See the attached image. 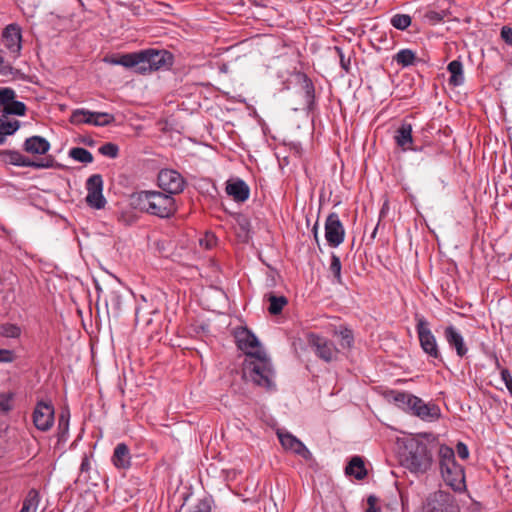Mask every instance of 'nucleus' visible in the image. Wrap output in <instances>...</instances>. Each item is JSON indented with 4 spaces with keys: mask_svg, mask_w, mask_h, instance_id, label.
<instances>
[{
    "mask_svg": "<svg viewBox=\"0 0 512 512\" xmlns=\"http://www.w3.org/2000/svg\"><path fill=\"white\" fill-rule=\"evenodd\" d=\"M37 510H32L30 508H21L19 512H36Z\"/></svg>",
    "mask_w": 512,
    "mask_h": 512,
    "instance_id": "obj_54",
    "label": "nucleus"
},
{
    "mask_svg": "<svg viewBox=\"0 0 512 512\" xmlns=\"http://www.w3.org/2000/svg\"><path fill=\"white\" fill-rule=\"evenodd\" d=\"M220 435H221V438H224V430H223V428L220 429Z\"/></svg>",
    "mask_w": 512,
    "mask_h": 512,
    "instance_id": "obj_57",
    "label": "nucleus"
},
{
    "mask_svg": "<svg viewBox=\"0 0 512 512\" xmlns=\"http://www.w3.org/2000/svg\"><path fill=\"white\" fill-rule=\"evenodd\" d=\"M70 413L62 411L58 418L57 437L58 441H66L69 434Z\"/></svg>",
    "mask_w": 512,
    "mask_h": 512,
    "instance_id": "obj_28",
    "label": "nucleus"
},
{
    "mask_svg": "<svg viewBox=\"0 0 512 512\" xmlns=\"http://www.w3.org/2000/svg\"><path fill=\"white\" fill-rule=\"evenodd\" d=\"M501 37L507 44L512 45V28L504 26L501 29Z\"/></svg>",
    "mask_w": 512,
    "mask_h": 512,
    "instance_id": "obj_50",
    "label": "nucleus"
},
{
    "mask_svg": "<svg viewBox=\"0 0 512 512\" xmlns=\"http://www.w3.org/2000/svg\"><path fill=\"white\" fill-rule=\"evenodd\" d=\"M237 347L251 358L265 352L257 337L246 327H239L233 331Z\"/></svg>",
    "mask_w": 512,
    "mask_h": 512,
    "instance_id": "obj_8",
    "label": "nucleus"
},
{
    "mask_svg": "<svg viewBox=\"0 0 512 512\" xmlns=\"http://www.w3.org/2000/svg\"><path fill=\"white\" fill-rule=\"evenodd\" d=\"M5 138L2 136V134L0 133V145L3 144L5 142Z\"/></svg>",
    "mask_w": 512,
    "mask_h": 512,
    "instance_id": "obj_55",
    "label": "nucleus"
},
{
    "mask_svg": "<svg viewBox=\"0 0 512 512\" xmlns=\"http://www.w3.org/2000/svg\"><path fill=\"white\" fill-rule=\"evenodd\" d=\"M335 336H338L340 346L343 349H350L354 342L352 331L347 327L341 328L339 331L334 332Z\"/></svg>",
    "mask_w": 512,
    "mask_h": 512,
    "instance_id": "obj_34",
    "label": "nucleus"
},
{
    "mask_svg": "<svg viewBox=\"0 0 512 512\" xmlns=\"http://www.w3.org/2000/svg\"><path fill=\"white\" fill-rule=\"evenodd\" d=\"M423 512H457L454 497L442 490L435 491L428 496Z\"/></svg>",
    "mask_w": 512,
    "mask_h": 512,
    "instance_id": "obj_12",
    "label": "nucleus"
},
{
    "mask_svg": "<svg viewBox=\"0 0 512 512\" xmlns=\"http://www.w3.org/2000/svg\"><path fill=\"white\" fill-rule=\"evenodd\" d=\"M0 334L7 338H18L21 335V329L16 324L6 323L0 326Z\"/></svg>",
    "mask_w": 512,
    "mask_h": 512,
    "instance_id": "obj_37",
    "label": "nucleus"
},
{
    "mask_svg": "<svg viewBox=\"0 0 512 512\" xmlns=\"http://www.w3.org/2000/svg\"><path fill=\"white\" fill-rule=\"evenodd\" d=\"M396 404L405 411L412 413L423 421L433 422L440 418L441 410L432 402H424L421 398L409 393L400 392L394 396Z\"/></svg>",
    "mask_w": 512,
    "mask_h": 512,
    "instance_id": "obj_5",
    "label": "nucleus"
},
{
    "mask_svg": "<svg viewBox=\"0 0 512 512\" xmlns=\"http://www.w3.org/2000/svg\"><path fill=\"white\" fill-rule=\"evenodd\" d=\"M330 272L334 275L336 282L338 284H342V277H341V262L338 256L335 254H332L331 256V263H330Z\"/></svg>",
    "mask_w": 512,
    "mask_h": 512,
    "instance_id": "obj_41",
    "label": "nucleus"
},
{
    "mask_svg": "<svg viewBox=\"0 0 512 512\" xmlns=\"http://www.w3.org/2000/svg\"><path fill=\"white\" fill-rule=\"evenodd\" d=\"M217 237L213 232H206L202 237L199 239V244L201 247L210 250L214 248L217 244Z\"/></svg>",
    "mask_w": 512,
    "mask_h": 512,
    "instance_id": "obj_42",
    "label": "nucleus"
},
{
    "mask_svg": "<svg viewBox=\"0 0 512 512\" xmlns=\"http://www.w3.org/2000/svg\"><path fill=\"white\" fill-rule=\"evenodd\" d=\"M109 300L116 311L120 310L121 295L118 292L112 291L109 295Z\"/></svg>",
    "mask_w": 512,
    "mask_h": 512,
    "instance_id": "obj_47",
    "label": "nucleus"
},
{
    "mask_svg": "<svg viewBox=\"0 0 512 512\" xmlns=\"http://www.w3.org/2000/svg\"><path fill=\"white\" fill-rule=\"evenodd\" d=\"M143 54H145V57L143 66L140 68L141 74L171 65L172 54L166 50L147 49L143 50Z\"/></svg>",
    "mask_w": 512,
    "mask_h": 512,
    "instance_id": "obj_14",
    "label": "nucleus"
},
{
    "mask_svg": "<svg viewBox=\"0 0 512 512\" xmlns=\"http://www.w3.org/2000/svg\"><path fill=\"white\" fill-rule=\"evenodd\" d=\"M15 359L14 353L8 349H0V363H11Z\"/></svg>",
    "mask_w": 512,
    "mask_h": 512,
    "instance_id": "obj_46",
    "label": "nucleus"
},
{
    "mask_svg": "<svg viewBox=\"0 0 512 512\" xmlns=\"http://www.w3.org/2000/svg\"><path fill=\"white\" fill-rule=\"evenodd\" d=\"M13 392L0 393V414H7L12 410Z\"/></svg>",
    "mask_w": 512,
    "mask_h": 512,
    "instance_id": "obj_38",
    "label": "nucleus"
},
{
    "mask_svg": "<svg viewBox=\"0 0 512 512\" xmlns=\"http://www.w3.org/2000/svg\"><path fill=\"white\" fill-rule=\"evenodd\" d=\"M456 450L461 459H467L469 457L468 447L464 443L459 442L456 446Z\"/></svg>",
    "mask_w": 512,
    "mask_h": 512,
    "instance_id": "obj_49",
    "label": "nucleus"
},
{
    "mask_svg": "<svg viewBox=\"0 0 512 512\" xmlns=\"http://www.w3.org/2000/svg\"><path fill=\"white\" fill-rule=\"evenodd\" d=\"M444 338L447 341L448 345L451 348L455 349L456 354L459 357H463L467 354L468 348L465 344L464 337L457 328H455L452 325L447 326L444 329Z\"/></svg>",
    "mask_w": 512,
    "mask_h": 512,
    "instance_id": "obj_19",
    "label": "nucleus"
},
{
    "mask_svg": "<svg viewBox=\"0 0 512 512\" xmlns=\"http://www.w3.org/2000/svg\"><path fill=\"white\" fill-rule=\"evenodd\" d=\"M401 464L414 474L426 473L433 464V452L426 436L405 435L396 440Z\"/></svg>",
    "mask_w": 512,
    "mask_h": 512,
    "instance_id": "obj_1",
    "label": "nucleus"
},
{
    "mask_svg": "<svg viewBox=\"0 0 512 512\" xmlns=\"http://www.w3.org/2000/svg\"><path fill=\"white\" fill-rule=\"evenodd\" d=\"M345 231L336 213L328 216L325 223V238L330 246L337 247L344 240Z\"/></svg>",
    "mask_w": 512,
    "mask_h": 512,
    "instance_id": "obj_16",
    "label": "nucleus"
},
{
    "mask_svg": "<svg viewBox=\"0 0 512 512\" xmlns=\"http://www.w3.org/2000/svg\"><path fill=\"white\" fill-rule=\"evenodd\" d=\"M144 57L145 54H143L142 50L139 52L124 54L120 58L112 60L111 63L121 65L126 68H135L136 71L140 73V68L143 66Z\"/></svg>",
    "mask_w": 512,
    "mask_h": 512,
    "instance_id": "obj_23",
    "label": "nucleus"
},
{
    "mask_svg": "<svg viewBox=\"0 0 512 512\" xmlns=\"http://www.w3.org/2000/svg\"><path fill=\"white\" fill-rule=\"evenodd\" d=\"M7 117L0 116V133L5 138L6 136L13 135L20 127L18 120L7 121Z\"/></svg>",
    "mask_w": 512,
    "mask_h": 512,
    "instance_id": "obj_32",
    "label": "nucleus"
},
{
    "mask_svg": "<svg viewBox=\"0 0 512 512\" xmlns=\"http://www.w3.org/2000/svg\"><path fill=\"white\" fill-rule=\"evenodd\" d=\"M91 112L85 109H76L72 112L70 122L72 124H90Z\"/></svg>",
    "mask_w": 512,
    "mask_h": 512,
    "instance_id": "obj_36",
    "label": "nucleus"
},
{
    "mask_svg": "<svg viewBox=\"0 0 512 512\" xmlns=\"http://www.w3.org/2000/svg\"><path fill=\"white\" fill-rule=\"evenodd\" d=\"M131 199L141 212L161 219L171 218L177 212L175 198L163 191L142 190L133 193Z\"/></svg>",
    "mask_w": 512,
    "mask_h": 512,
    "instance_id": "obj_2",
    "label": "nucleus"
},
{
    "mask_svg": "<svg viewBox=\"0 0 512 512\" xmlns=\"http://www.w3.org/2000/svg\"><path fill=\"white\" fill-rule=\"evenodd\" d=\"M235 231L240 242H247L250 239V222L243 215L236 216Z\"/></svg>",
    "mask_w": 512,
    "mask_h": 512,
    "instance_id": "obj_26",
    "label": "nucleus"
},
{
    "mask_svg": "<svg viewBox=\"0 0 512 512\" xmlns=\"http://www.w3.org/2000/svg\"><path fill=\"white\" fill-rule=\"evenodd\" d=\"M395 141L397 145L403 150H415L413 148L412 126L408 123H403L395 133Z\"/></svg>",
    "mask_w": 512,
    "mask_h": 512,
    "instance_id": "obj_21",
    "label": "nucleus"
},
{
    "mask_svg": "<svg viewBox=\"0 0 512 512\" xmlns=\"http://www.w3.org/2000/svg\"><path fill=\"white\" fill-rule=\"evenodd\" d=\"M416 330L423 351L432 358H439L440 353L436 338L424 317H417Z\"/></svg>",
    "mask_w": 512,
    "mask_h": 512,
    "instance_id": "obj_13",
    "label": "nucleus"
},
{
    "mask_svg": "<svg viewBox=\"0 0 512 512\" xmlns=\"http://www.w3.org/2000/svg\"><path fill=\"white\" fill-rule=\"evenodd\" d=\"M307 341L315 354L325 362L337 360L339 350L334 343L318 334L310 333L307 336Z\"/></svg>",
    "mask_w": 512,
    "mask_h": 512,
    "instance_id": "obj_9",
    "label": "nucleus"
},
{
    "mask_svg": "<svg viewBox=\"0 0 512 512\" xmlns=\"http://www.w3.org/2000/svg\"><path fill=\"white\" fill-rule=\"evenodd\" d=\"M13 67L5 62L3 51L0 50V75L2 76H8L13 74Z\"/></svg>",
    "mask_w": 512,
    "mask_h": 512,
    "instance_id": "obj_44",
    "label": "nucleus"
},
{
    "mask_svg": "<svg viewBox=\"0 0 512 512\" xmlns=\"http://www.w3.org/2000/svg\"><path fill=\"white\" fill-rule=\"evenodd\" d=\"M277 436L285 450L291 451L305 459L310 456V451L307 449V447L291 433L278 430Z\"/></svg>",
    "mask_w": 512,
    "mask_h": 512,
    "instance_id": "obj_18",
    "label": "nucleus"
},
{
    "mask_svg": "<svg viewBox=\"0 0 512 512\" xmlns=\"http://www.w3.org/2000/svg\"><path fill=\"white\" fill-rule=\"evenodd\" d=\"M84 142H85L86 144H88V145H92V143H93V141H92V140H86V141H84Z\"/></svg>",
    "mask_w": 512,
    "mask_h": 512,
    "instance_id": "obj_58",
    "label": "nucleus"
},
{
    "mask_svg": "<svg viewBox=\"0 0 512 512\" xmlns=\"http://www.w3.org/2000/svg\"><path fill=\"white\" fill-rule=\"evenodd\" d=\"M415 58V53L410 49H402L394 56V60L397 64L403 67L413 64Z\"/></svg>",
    "mask_w": 512,
    "mask_h": 512,
    "instance_id": "obj_35",
    "label": "nucleus"
},
{
    "mask_svg": "<svg viewBox=\"0 0 512 512\" xmlns=\"http://www.w3.org/2000/svg\"><path fill=\"white\" fill-rule=\"evenodd\" d=\"M266 299L269 302L268 311L272 315H278L282 309L287 305L288 300L285 296H277L273 293L266 295Z\"/></svg>",
    "mask_w": 512,
    "mask_h": 512,
    "instance_id": "obj_27",
    "label": "nucleus"
},
{
    "mask_svg": "<svg viewBox=\"0 0 512 512\" xmlns=\"http://www.w3.org/2000/svg\"><path fill=\"white\" fill-rule=\"evenodd\" d=\"M439 467L443 481L456 492L466 489L464 468L456 462L454 450L442 444L438 451Z\"/></svg>",
    "mask_w": 512,
    "mask_h": 512,
    "instance_id": "obj_4",
    "label": "nucleus"
},
{
    "mask_svg": "<svg viewBox=\"0 0 512 512\" xmlns=\"http://www.w3.org/2000/svg\"><path fill=\"white\" fill-rule=\"evenodd\" d=\"M69 156L80 163L89 164L93 162V155L90 151L82 147H73L69 150Z\"/></svg>",
    "mask_w": 512,
    "mask_h": 512,
    "instance_id": "obj_30",
    "label": "nucleus"
},
{
    "mask_svg": "<svg viewBox=\"0 0 512 512\" xmlns=\"http://www.w3.org/2000/svg\"><path fill=\"white\" fill-rule=\"evenodd\" d=\"M87 195L86 203L93 209H103L107 203L103 195V178L100 174H93L87 180L85 184Z\"/></svg>",
    "mask_w": 512,
    "mask_h": 512,
    "instance_id": "obj_10",
    "label": "nucleus"
},
{
    "mask_svg": "<svg viewBox=\"0 0 512 512\" xmlns=\"http://www.w3.org/2000/svg\"><path fill=\"white\" fill-rule=\"evenodd\" d=\"M40 499L41 498L39 491L35 488H31L27 492L23 500L22 508H30L32 510H37L40 503Z\"/></svg>",
    "mask_w": 512,
    "mask_h": 512,
    "instance_id": "obj_33",
    "label": "nucleus"
},
{
    "mask_svg": "<svg viewBox=\"0 0 512 512\" xmlns=\"http://www.w3.org/2000/svg\"><path fill=\"white\" fill-rule=\"evenodd\" d=\"M226 195L236 203H244L249 199L250 188L244 180L231 177L226 180Z\"/></svg>",
    "mask_w": 512,
    "mask_h": 512,
    "instance_id": "obj_17",
    "label": "nucleus"
},
{
    "mask_svg": "<svg viewBox=\"0 0 512 512\" xmlns=\"http://www.w3.org/2000/svg\"><path fill=\"white\" fill-rule=\"evenodd\" d=\"M89 468H90V462H89L88 457L85 455L82 459L80 469L82 472H84V471H88Z\"/></svg>",
    "mask_w": 512,
    "mask_h": 512,
    "instance_id": "obj_52",
    "label": "nucleus"
},
{
    "mask_svg": "<svg viewBox=\"0 0 512 512\" xmlns=\"http://www.w3.org/2000/svg\"><path fill=\"white\" fill-rule=\"evenodd\" d=\"M90 124L94 126H108L115 121L113 114L107 112H91Z\"/></svg>",
    "mask_w": 512,
    "mask_h": 512,
    "instance_id": "obj_31",
    "label": "nucleus"
},
{
    "mask_svg": "<svg viewBox=\"0 0 512 512\" xmlns=\"http://www.w3.org/2000/svg\"><path fill=\"white\" fill-rule=\"evenodd\" d=\"M112 462L118 469H128L131 466L130 450L125 443L116 445L112 455Z\"/></svg>",
    "mask_w": 512,
    "mask_h": 512,
    "instance_id": "obj_22",
    "label": "nucleus"
},
{
    "mask_svg": "<svg viewBox=\"0 0 512 512\" xmlns=\"http://www.w3.org/2000/svg\"><path fill=\"white\" fill-rule=\"evenodd\" d=\"M425 18L432 24H436L443 19V15L436 11H428L425 14Z\"/></svg>",
    "mask_w": 512,
    "mask_h": 512,
    "instance_id": "obj_48",
    "label": "nucleus"
},
{
    "mask_svg": "<svg viewBox=\"0 0 512 512\" xmlns=\"http://www.w3.org/2000/svg\"><path fill=\"white\" fill-rule=\"evenodd\" d=\"M15 96L9 99L5 104H2L3 117L8 115L24 116L26 114L27 107L25 103L15 100Z\"/></svg>",
    "mask_w": 512,
    "mask_h": 512,
    "instance_id": "obj_25",
    "label": "nucleus"
},
{
    "mask_svg": "<svg viewBox=\"0 0 512 512\" xmlns=\"http://www.w3.org/2000/svg\"><path fill=\"white\" fill-rule=\"evenodd\" d=\"M500 374L505 384L508 383L509 380H512V376L507 369H501Z\"/></svg>",
    "mask_w": 512,
    "mask_h": 512,
    "instance_id": "obj_51",
    "label": "nucleus"
},
{
    "mask_svg": "<svg viewBox=\"0 0 512 512\" xmlns=\"http://www.w3.org/2000/svg\"><path fill=\"white\" fill-rule=\"evenodd\" d=\"M447 70L450 73L449 78V84L453 86H461L464 84L465 77H464V70L463 65L458 60L451 61L448 66Z\"/></svg>",
    "mask_w": 512,
    "mask_h": 512,
    "instance_id": "obj_24",
    "label": "nucleus"
},
{
    "mask_svg": "<svg viewBox=\"0 0 512 512\" xmlns=\"http://www.w3.org/2000/svg\"><path fill=\"white\" fill-rule=\"evenodd\" d=\"M34 426L42 432L50 430L55 422V409L50 400H38L33 414Z\"/></svg>",
    "mask_w": 512,
    "mask_h": 512,
    "instance_id": "obj_7",
    "label": "nucleus"
},
{
    "mask_svg": "<svg viewBox=\"0 0 512 512\" xmlns=\"http://www.w3.org/2000/svg\"><path fill=\"white\" fill-rule=\"evenodd\" d=\"M157 182L163 192L171 195L181 193L185 188V180L182 175L173 169H162L158 173Z\"/></svg>",
    "mask_w": 512,
    "mask_h": 512,
    "instance_id": "obj_11",
    "label": "nucleus"
},
{
    "mask_svg": "<svg viewBox=\"0 0 512 512\" xmlns=\"http://www.w3.org/2000/svg\"><path fill=\"white\" fill-rule=\"evenodd\" d=\"M13 96H15L14 89H12L10 87L0 88V107L2 106V104H5Z\"/></svg>",
    "mask_w": 512,
    "mask_h": 512,
    "instance_id": "obj_45",
    "label": "nucleus"
},
{
    "mask_svg": "<svg viewBox=\"0 0 512 512\" xmlns=\"http://www.w3.org/2000/svg\"><path fill=\"white\" fill-rule=\"evenodd\" d=\"M2 40L4 46L9 51L10 55L17 59L22 51V30L21 27L12 23L7 25L2 32Z\"/></svg>",
    "mask_w": 512,
    "mask_h": 512,
    "instance_id": "obj_15",
    "label": "nucleus"
},
{
    "mask_svg": "<svg viewBox=\"0 0 512 512\" xmlns=\"http://www.w3.org/2000/svg\"><path fill=\"white\" fill-rule=\"evenodd\" d=\"M346 473L354 476L356 479H362L366 475L364 463L360 457H354L346 467Z\"/></svg>",
    "mask_w": 512,
    "mask_h": 512,
    "instance_id": "obj_29",
    "label": "nucleus"
},
{
    "mask_svg": "<svg viewBox=\"0 0 512 512\" xmlns=\"http://www.w3.org/2000/svg\"><path fill=\"white\" fill-rule=\"evenodd\" d=\"M0 160L4 164H10L17 167H31L34 169L54 168L56 163L52 157L33 161L16 150H0Z\"/></svg>",
    "mask_w": 512,
    "mask_h": 512,
    "instance_id": "obj_6",
    "label": "nucleus"
},
{
    "mask_svg": "<svg viewBox=\"0 0 512 512\" xmlns=\"http://www.w3.org/2000/svg\"><path fill=\"white\" fill-rule=\"evenodd\" d=\"M367 512H376L375 508L373 506H370L368 509H367Z\"/></svg>",
    "mask_w": 512,
    "mask_h": 512,
    "instance_id": "obj_56",
    "label": "nucleus"
},
{
    "mask_svg": "<svg viewBox=\"0 0 512 512\" xmlns=\"http://www.w3.org/2000/svg\"><path fill=\"white\" fill-rule=\"evenodd\" d=\"M391 24L400 30H404L411 24V18L406 14H396L391 19Z\"/></svg>",
    "mask_w": 512,
    "mask_h": 512,
    "instance_id": "obj_40",
    "label": "nucleus"
},
{
    "mask_svg": "<svg viewBox=\"0 0 512 512\" xmlns=\"http://www.w3.org/2000/svg\"><path fill=\"white\" fill-rule=\"evenodd\" d=\"M98 152L103 156L114 159L119 154V147H118V145H116L112 142H108V143H105L102 146H100L98 149Z\"/></svg>",
    "mask_w": 512,
    "mask_h": 512,
    "instance_id": "obj_39",
    "label": "nucleus"
},
{
    "mask_svg": "<svg viewBox=\"0 0 512 512\" xmlns=\"http://www.w3.org/2000/svg\"><path fill=\"white\" fill-rule=\"evenodd\" d=\"M314 237H315V239L317 240V231H316V227L314 228Z\"/></svg>",
    "mask_w": 512,
    "mask_h": 512,
    "instance_id": "obj_59",
    "label": "nucleus"
},
{
    "mask_svg": "<svg viewBox=\"0 0 512 512\" xmlns=\"http://www.w3.org/2000/svg\"><path fill=\"white\" fill-rule=\"evenodd\" d=\"M23 148L28 153L43 155L49 151L50 143L44 137L31 136L25 140Z\"/></svg>",
    "mask_w": 512,
    "mask_h": 512,
    "instance_id": "obj_20",
    "label": "nucleus"
},
{
    "mask_svg": "<svg viewBox=\"0 0 512 512\" xmlns=\"http://www.w3.org/2000/svg\"><path fill=\"white\" fill-rule=\"evenodd\" d=\"M208 498L199 499L187 512H211V504Z\"/></svg>",
    "mask_w": 512,
    "mask_h": 512,
    "instance_id": "obj_43",
    "label": "nucleus"
},
{
    "mask_svg": "<svg viewBox=\"0 0 512 512\" xmlns=\"http://www.w3.org/2000/svg\"><path fill=\"white\" fill-rule=\"evenodd\" d=\"M242 374L245 381L267 391L275 388V372L266 352L245 358Z\"/></svg>",
    "mask_w": 512,
    "mask_h": 512,
    "instance_id": "obj_3",
    "label": "nucleus"
},
{
    "mask_svg": "<svg viewBox=\"0 0 512 512\" xmlns=\"http://www.w3.org/2000/svg\"><path fill=\"white\" fill-rule=\"evenodd\" d=\"M505 386L509 391L510 395L512 396V380H509L508 383L505 384Z\"/></svg>",
    "mask_w": 512,
    "mask_h": 512,
    "instance_id": "obj_53",
    "label": "nucleus"
}]
</instances>
